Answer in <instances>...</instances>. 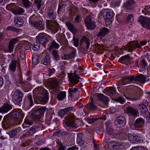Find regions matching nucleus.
<instances>
[{
  "label": "nucleus",
  "mask_w": 150,
  "mask_h": 150,
  "mask_svg": "<svg viewBox=\"0 0 150 150\" xmlns=\"http://www.w3.org/2000/svg\"><path fill=\"white\" fill-rule=\"evenodd\" d=\"M110 139H106L105 142L108 143V147L110 148L114 147L116 145V143L114 142L110 141Z\"/></svg>",
  "instance_id": "nucleus-32"
},
{
  "label": "nucleus",
  "mask_w": 150,
  "mask_h": 150,
  "mask_svg": "<svg viewBox=\"0 0 150 150\" xmlns=\"http://www.w3.org/2000/svg\"><path fill=\"white\" fill-rule=\"evenodd\" d=\"M66 25L68 29L72 33H75L76 32V28L74 26V25L72 23L67 22L66 23Z\"/></svg>",
  "instance_id": "nucleus-26"
},
{
  "label": "nucleus",
  "mask_w": 150,
  "mask_h": 150,
  "mask_svg": "<svg viewBox=\"0 0 150 150\" xmlns=\"http://www.w3.org/2000/svg\"><path fill=\"white\" fill-rule=\"evenodd\" d=\"M16 130H14L11 131L10 132V136L11 137L15 136L16 134Z\"/></svg>",
  "instance_id": "nucleus-54"
},
{
  "label": "nucleus",
  "mask_w": 150,
  "mask_h": 150,
  "mask_svg": "<svg viewBox=\"0 0 150 150\" xmlns=\"http://www.w3.org/2000/svg\"><path fill=\"white\" fill-rule=\"evenodd\" d=\"M133 79L134 77L133 76H128L123 77L122 78V80H121L119 81V83H122V85H125V83H123L124 81L126 82L129 81L131 82L133 80Z\"/></svg>",
  "instance_id": "nucleus-20"
},
{
  "label": "nucleus",
  "mask_w": 150,
  "mask_h": 150,
  "mask_svg": "<svg viewBox=\"0 0 150 150\" xmlns=\"http://www.w3.org/2000/svg\"><path fill=\"white\" fill-rule=\"evenodd\" d=\"M59 47V45L55 41L53 40L51 43L49 47L48 48V50L49 51H51L52 49L54 48L57 49Z\"/></svg>",
  "instance_id": "nucleus-28"
},
{
  "label": "nucleus",
  "mask_w": 150,
  "mask_h": 150,
  "mask_svg": "<svg viewBox=\"0 0 150 150\" xmlns=\"http://www.w3.org/2000/svg\"><path fill=\"white\" fill-rule=\"evenodd\" d=\"M14 24L16 26L20 27L23 24V20L20 17H15L14 18Z\"/></svg>",
  "instance_id": "nucleus-18"
},
{
  "label": "nucleus",
  "mask_w": 150,
  "mask_h": 150,
  "mask_svg": "<svg viewBox=\"0 0 150 150\" xmlns=\"http://www.w3.org/2000/svg\"><path fill=\"white\" fill-rule=\"evenodd\" d=\"M95 47L96 49L99 50H101L103 48L101 45L100 44H97L95 45Z\"/></svg>",
  "instance_id": "nucleus-62"
},
{
  "label": "nucleus",
  "mask_w": 150,
  "mask_h": 150,
  "mask_svg": "<svg viewBox=\"0 0 150 150\" xmlns=\"http://www.w3.org/2000/svg\"><path fill=\"white\" fill-rule=\"evenodd\" d=\"M58 85V82L57 79H54L52 80L50 83V86L52 88H55Z\"/></svg>",
  "instance_id": "nucleus-39"
},
{
  "label": "nucleus",
  "mask_w": 150,
  "mask_h": 150,
  "mask_svg": "<svg viewBox=\"0 0 150 150\" xmlns=\"http://www.w3.org/2000/svg\"><path fill=\"white\" fill-rule=\"evenodd\" d=\"M48 16L50 19L54 20L56 18L54 11L52 10H50L47 13Z\"/></svg>",
  "instance_id": "nucleus-35"
},
{
  "label": "nucleus",
  "mask_w": 150,
  "mask_h": 150,
  "mask_svg": "<svg viewBox=\"0 0 150 150\" xmlns=\"http://www.w3.org/2000/svg\"><path fill=\"white\" fill-rule=\"evenodd\" d=\"M38 90L42 94L43 93H45V97L44 98H42L41 100L43 103H46L48 101V93L47 91L42 88H38Z\"/></svg>",
  "instance_id": "nucleus-16"
},
{
  "label": "nucleus",
  "mask_w": 150,
  "mask_h": 150,
  "mask_svg": "<svg viewBox=\"0 0 150 150\" xmlns=\"http://www.w3.org/2000/svg\"><path fill=\"white\" fill-rule=\"evenodd\" d=\"M76 49L73 48L71 52L69 54L65 55L64 57L67 59L71 58H74L76 57Z\"/></svg>",
  "instance_id": "nucleus-23"
},
{
  "label": "nucleus",
  "mask_w": 150,
  "mask_h": 150,
  "mask_svg": "<svg viewBox=\"0 0 150 150\" xmlns=\"http://www.w3.org/2000/svg\"><path fill=\"white\" fill-rule=\"evenodd\" d=\"M38 111L40 112V114H42L45 111V108L44 107H43L40 108H39L38 109Z\"/></svg>",
  "instance_id": "nucleus-60"
},
{
  "label": "nucleus",
  "mask_w": 150,
  "mask_h": 150,
  "mask_svg": "<svg viewBox=\"0 0 150 150\" xmlns=\"http://www.w3.org/2000/svg\"><path fill=\"white\" fill-rule=\"evenodd\" d=\"M139 80L142 83H145L147 80H146V77L144 75L141 74L138 76Z\"/></svg>",
  "instance_id": "nucleus-41"
},
{
  "label": "nucleus",
  "mask_w": 150,
  "mask_h": 150,
  "mask_svg": "<svg viewBox=\"0 0 150 150\" xmlns=\"http://www.w3.org/2000/svg\"><path fill=\"white\" fill-rule=\"evenodd\" d=\"M101 14H103L106 25H109L112 23L111 19L113 16V12L111 10L104 9L101 12Z\"/></svg>",
  "instance_id": "nucleus-2"
},
{
  "label": "nucleus",
  "mask_w": 150,
  "mask_h": 150,
  "mask_svg": "<svg viewBox=\"0 0 150 150\" xmlns=\"http://www.w3.org/2000/svg\"><path fill=\"white\" fill-rule=\"evenodd\" d=\"M79 16L77 14L74 20V23H78L79 22Z\"/></svg>",
  "instance_id": "nucleus-61"
},
{
  "label": "nucleus",
  "mask_w": 150,
  "mask_h": 150,
  "mask_svg": "<svg viewBox=\"0 0 150 150\" xmlns=\"http://www.w3.org/2000/svg\"><path fill=\"white\" fill-rule=\"evenodd\" d=\"M109 31V30L108 29L103 27L101 28L99 32L96 33V36L100 38L103 37L107 35Z\"/></svg>",
  "instance_id": "nucleus-13"
},
{
  "label": "nucleus",
  "mask_w": 150,
  "mask_h": 150,
  "mask_svg": "<svg viewBox=\"0 0 150 150\" xmlns=\"http://www.w3.org/2000/svg\"><path fill=\"white\" fill-rule=\"evenodd\" d=\"M131 59L132 58L130 57L129 55H127L121 57L119 59V61L122 64L128 65L129 64V62H130Z\"/></svg>",
  "instance_id": "nucleus-12"
},
{
  "label": "nucleus",
  "mask_w": 150,
  "mask_h": 150,
  "mask_svg": "<svg viewBox=\"0 0 150 150\" xmlns=\"http://www.w3.org/2000/svg\"><path fill=\"white\" fill-rule=\"evenodd\" d=\"M127 112L133 115H135L138 113L137 111L132 107H128L127 108Z\"/></svg>",
  "instance_id": "nucleus-29"
},
{
  "label": "nucleus",
  "mask_w": 150,
  "mask_h": 150,
  "mask_svg": "<svg viewBox=\"0 0 150 150\" xmlns=\"http://www.w3.org/2000/svg\"><path fill=\"white\" fill-rule=\"evenodd\" d=\"M90 40L86 36H82L80 40V45H82L83 43L86 44V47L87 49H88L90 45Z\"/></svg>",
  "instance_id": "nucleus-14"
},
{
  "label": "nucleus",
  "mask_w": 150,
  "mask_h": 150,
  "mask_svg": "<svg viewBox=\"0 0 150 150\" xmlns=\"http://www.w3.org/2000/svg\"><path fill=\"white\" fill-rule=\"evenodd\" d=\"M125 119L122 116H118L115 119V124L117 127H122L125 125Z\"/></svg>",
  "instance_id": "nucleus-8"
},
{
  "label": "nucleus",
  "mask_w": 150,
  "mask_h": 150,
  "mask_svg": "<svg viewBox=\"0 0 150 150\" xmlns=\"http://www.w3.org/2000/svg\"><path fill=\"white\" fill-rule=\"evenodd\" d=\"M46 25L47 28L50 30H54L56 32H57L59 30V25L55 21L47 20Z\"/></svg>",
  "instance_id": "nucleus-4"
},
{
  "label": "nucleus",
  "mask_w": 150,
  "mask_h": 150,
  "mask_svg": "<svg viewBox=\"0 0 150 150\" xmlns=\"http://www.w3.org/2000/svg\"><path fill=\"white\" fill-rule=\"evenodd\" d=\"M66 96V93L65 92H61L58 95V99L59 100H62L64 99Z\"/></svg>",
  "instance_id": "nucleus-37"
},
{
  "label": "nucleus",
  "mask_w": 150,
  "mask_h": 150,
  "mask_svg": "<svg viewBox=\"0 0 150 150\" xmlns=\"http://www.w3.org/2000/svg\"><path fill=\"white\" fill-rule=\"evenodd\" d=\"M133 21V16L132 15H128L126 19V22L127 23L131 22Z\"/></svg>",
  "instance_id": "nucleus-46"
},
{
  "label": "nucleus",
  "mask_w": 150,
  "mask_h": 150,
  "mask_svg": "<svg viewBox=\"0 0 150 150\" xmlns=\"http://www.w3.org/2000/svg\"><path fill=\"white\" fill-rule=\"evenodd\" d=\"M11 109V106L10 103H5L0 108V112L3 113L7 112Z\"/></svg>",
  "instance_id": "nucleus-17"
},
{
  "label": "nucleus",
  "mask_w": 150,
  "mask_h": 150,
  "mask_svg": "<svg viewBox=\"0 0 150 150\" xmlns=\"http://www.w3.org/2000/svg\"><path fill=\"white\" fill-rule=\"evenodd\" d=\"M146 120L149 122H150V113H148L147 114V115L146 116Z\"/></svg>",
  "instance_id": "nucleus-64"
},
{
  "label": "nucleus",
  "mask_w": 150,
  "mask_h": 150,
  "mask_svg": "<svg viewBox=\"0 0 150 150\" xmlns=\"http://www.w3.org/2000/svg\"><path fill=\"white\" fill-rule=\"evenodd\" d=\"M112 6L114 7H117L119 6L120 4V2L119 1L115 2H113L112 3Z\"/></svg>",
  "instance_id": "nucleus-57"
},
{
  "label": "nucleus",
  "mask_w": 150,
  "mask_h": 150,
  "mask_svg": "<svg viewBox=\"0 0 150 150\" xmlns=\"http://www.w3.org/2000/svg\"><path fill=\"white\" fill-rule=\"evenodd\" d=\"M34 3L36 5L38 8L40 9L41 6V0H34Z\"/></svg>",
  "instance_id": "nucleus-45"
},
{
  "label": "nucleus",
  "mask_w": 150,
  "mask_h": 150,
  "mask_svg": "<svg viewBox=\"0 0 150 150\" xmlns=\"http://www.w3.org/2000/svg\"><path fill=\"white\" fill-rule=\"evenodd\" d=\"M50 58L49 55L46 54L44 58L43 64L45 65H49L50 64Z\"/></svg>",
  "instance_id": "nucleus-33"
},
{
  "label": "nucleus",
  "mask_w": 150,
  "mask_h": 150,
  "mask_svg": "<svg viewBox=\"0 0 150 150\" xmlns=\"http://www.w3.org/2000/svg\"><path fill=\"white\" fill-rule=\"evenodd\" d=\"M20 29H18L12 26H8L6 29V30L8 31H11L13 32H18Z\"/></svg>",
  "instance_id": "nucleus-34"
},
{
  "label": "nucleus",
  "mask_w": 150,
  "mask_h": 150,
  "mask_svg": "<svg viewBox=\"0 0 150 150\" xmlns=\"http://www.w3.org/2000/svg\"><path fill=\"white\" fill-rule=\"evenodd\" d=\"M125 134L124 133H121L117 134H114L113 136V138H116L120 139H122L125 137Z\"/></svg>",
  "instance_id": "nucleus-38"
},
{
  "label": "nucleus",
  "mask_w": 150,
  "mask_h": 150,
  "mask_svg": "<svg viewBox=\"0 0 150 150\" xmlns=\"http://www.w3.org/2000/svg\"><path fill=\"white\" fill-rule=\"evenodd\" d=\"M16 5L13 3H11L7 5L6 7V9L11 11L13 13L14 11Z\"/></svg>",
  "instance_id": "nucleus-27"
},
{
  "label": "nucleus",
  "mask_w": 150,
  "mask_h": 150,
  "mask_svg": "<svg viewBox=\"0 0 150 150\" xmlns=\"http://www.w3.org/2000/svg\"><path fill=\"white\" fill-rule=\"evenodd\" d=\"M138 21L144 28L148 29H150V18L140 16L138 18Z\"/></svg>",
  "instance_id": "nucleus-5"
},
{
  "label": "nucleus",
  "mask_w": 150,
  "mask_h": 150,
  "mask_svg": "<svg viewBox=\"0 0 150 150\" xmlns=\"http://www.w3.org/2000/svg\"><path fill=\"white\" fill-rule=\"evenodd\" d=\"M64 4H59L58 6V13H60V12L62 11V9L63 8Z\"/></svg>",
  "instance_id": "nucleus-52"
},
{
  "label": "nucleus",
  "mask_w": 150,
  "mask_h": 150,
  "mask_svg": "<svg viewBox=\"0 0 150 150\" xmlns=\"http://www.w3.org/2000/svg\"><path fill=\"white\" fill-rule=\"evenodd\" d=\"M81 134H79L78 135L77 138V144L80 145H81L83 144L84 142L83 140L81 138L80 136Z\"/></svg>",
  "instance_id": "nucleus-44"
},
{
  "label": "nucleus",
  "mask_w": 150,
  "mask_h": 150,
  "mask_svg": "<svg viewBox=\"0 0 150 150\" xmlns=\"http://www.w3.org/2000/svg\"><path fill=\"white\" fill-rule=\"evenodd\" d=\"M74 72L73 73H69L68 74L69 80L71 83L75 85L78 83L79 80L81 78L76 74V72H81L84 70V69L81 66H74Z\"/></svg>",
  "instance_id": "nucleus-1"
},
{
  "label": "nucleus",
  "mask_w": 150,
  "mask_h": 150,
  "mask_svg": "<svg viewBox=\"0 0 150 150\" xmlns=\"http://www.w3.org/2000/svg\"><path fill=\"white\" fill-rule=\"evenodd\" d=\"M17 64V66H18V65H20V64L18 62L16 61L13 60L11 61L10 66H16Z\"/></svg>",
  "instance_id": "nucleus-59"
},
{
  "label": "nucleus",
  "mask_w": 150,
  "mask_h": 150,
  "mask_svg": "<svg viewBox=\"0 0 150 150\" xmlns=\"http://www.w3.org/2000/svg\"><path fill=\"white\" fill-rule=\"evenodd\" d=\"M108 91L112 95L114 94L115 92V88L112 87L110 88L108 90Z\"/></svg>",
  "instance_id": "nucleus-51"
},
{
  "label": "nucleus",
  "mask_w": 150,
  "mask_h": 150,
  "mask_svg": "<svg viewBox=\"0 0 150 150\" xmlns=\"http://www.w3.org/2000/svg\"><path fill=\"white\" fill-rule=\"evenodd\" d=\"M139 108L142 113H145V111L146 110V108L145 105L144 104H141L139 106Z\"/></svg>",
  "instance_id": "nucleus-43"
},
{
  "label": "nucleus",
  "mask_w": 150,
  "mask_h": 150,
  "mask_svg": "<svg viewBox=\"0 0 150 150\" xmlns=\"http://www.w3.org/2000/svg\"><path fill=\"white\" fill-rule=\"evenodd\" d=\"M136 122H138L139 124L142 125L144 123V120L141 118L137 119L135 121Z\"/></svg>",
  "instance_id": "nucleus-56"
},
{
  "label": "nucleus",
  "mask_w": 150,
  "mask_h": 150,
  "mask_svg": "<svg viewBox=\"0 0 150 150\" xmlns=\"http://www.w3.org/2000/svg\"><path fill=\"white\" fill-rule=\"evenodd\" d=\"M115 100L116 101L118 102L121 104H123L125 102L124 98L123 97H119L118 98L116 99Z\"/></svg>",
  "instance_id": "nucleus-49"
},
{
  "label": "nucleus",
  "mask_w": 150,
  "mask_h": 150,
  "mask_svg": "<svg viewBox=\"0 0 150 150\" xmlns=\"http://www.w3.org/2000/svg\"><path fill=\"white\" fill-rule=\"evenodd\" d=\"M32 123V122L29 120L28 119H26L25 120L23 123L22 125V126L23 128H25V127H27V126H26V125H31Z\"/></svg>",
  "instance_id": "nucleus-40"
},
{
  "label": "nucleus",
  "mask_w": 150,
  "mask_h": 150,
  "mask_svg": "<svg viewBox=\"0 0 150 150\" xmlns=\"http://www.w3.org/2000/svg\"><path fill=\"white\" fill-rule=\"evenodd\" d=\"M16 66H9V70L11 71H14L16 69Z\"/></svg>",
  "instance_id": "nucleus-63"
},
{
  "label": "nucleus",
  "mask_w": 150,
  "mask_h": 150,
  "mask_svg": "<svg viewBox=\"0 0 150 150\" xmlns=\"http://www.w3.org/2000/svg\"><path fill=\"white\" fill-rule=\"evenodd\" d=\"M23 94L18 90L14 92L12 96V100L15 105H19L21 102Z\"/></svg>",
  "instance_id": "nucleus-3"
},
{
  "label": "nucleus",
  "mask_w": 150,
  "mask_h": 150,
  "mask_svg": "<svg viewBox=\"0 0 150 150\" xmlns=\"http://www.w3.org/2000/svg\"><path fill=\"white\" fill-rule=\"evenodd\" d=\"M134 1L133 0L128 1L124 4V7L126 9L132 10L133 8Z\"/></svg>",
  "instance_id": "nucleus-19"
},
{
  "label": "nucleus",
  "mask_w": 150,
  "mask_h": 150,
  "mask_svg": "<svg viewBox=\"0 0 150 150\" xmlns=\"http://www.w3.org/2000/svg\"><path fill=\"white\" fill-rule=\"evenodd\" d=\"M40 45L39 43H37L36 45H34L33 46L32 48L34 50H37L40 49Z\"/></svg>",
  "instance_id": "nucleus-50"
},
{
  "label": "nucleus",
  "mask_w": 150,
  "mask_h": 150,
  "mask_svg": "<svg viewBox=\"0 0 150 150\" xmlns=\"http://www.w3.org/2000/svg\"><path fill=\"white\" fill-rule=\"evenodd\" d=\"M52 53L54 59L56 60H58L59 57L58 54L57 52L55 50H53L52 52Z\"/></svg>",
  "instance_id": "nucleus-42"
},
{
  "label": "nucleus",
  "mask_w": 150,
  "mask_h": 150,
  "mask_svg": "<svg viewBox=\"0 0 150 150\" xmlns=\"http://www.w3.org/2000/svg\"><path fill=\"white\" fill-rule=\"evenodd\" d=\"M128 139L130 141H134L136 140V139L137 138V136H133L131 134H129L128 135Z\"/></svg>",
  "instance_id": "nucleus-47"
},
{
  "label": "nucleus",
  "mask_w": 150,
  "mask_h": 150,
  "mask_svg": "<svg viewBox=\"0 0 150 150\" xmlns=\"http://www.w3.org/2000/svg\"><path fill=\"white\" fill-rule=\"evenodd\" d=\"M71 108H67L60 110L59 112V114L61 117H62L64 115L67 114L68 111L71 110Z\"/></svg>",
  "instance_id": "nucleus-31"
},
{
  "label": "nucleus",
  "mask_w": 150,
  "mask_h": 150,
  "mask_svg": "<svg viewBox=\"0 0 150 150\" xmlns=\"http://www.w3.org/2000/svg\"><path fill=\"white\" fill-rule=\"evenodd\" d=\"M24 12V10L22 8L16 6L13 13L15 15H20Z\"/></svg>",
  "instance_id": "nucleus-25"
},
{
  "label": "nucleus",
  "mask_w": 150,
  "mask_h": 150,
  "mask_svg": "<svg viewBox=\"0 0 150 150\" xmlns=\"http://www.w3.org/2000/svg\"><path fill=\"white\" fill-rule=\"evenodd\" d=\"M97 97L99 100L102 101L104 104L107 105L108 98L107 96H104L102 94H99L97 95Z\"/></svg>",
  "instance_id": "nucleus-21"
},
{
  "label": "nucleus",
  "mask_w": 150,
  "mask_h": 150,
  "mask_svg": "<svg viewBox=\"0 0 150 150\" xmlns=\"http://www.w3.org/2000/svg\"><path fill=\"white\" fill-rule=\"evenodd\" d=\"M74 117L71 118L66 122L65 124L68 127L75 128L76 126L74 122Z\"/></svg>",
  "instance_id": "nucleus-22"
},
{
  "label": "nucleus",
  "mask_w": 150,
  "mask_h": 150,
  "mask_svg": "<svg viewBox=\"0 0 150 150\" xmlns=\"http://www.w3.org/2000/svg\"><path fill=\"white\" fill-rule=\"evenodd\" d=\"M86 121L89 124H91L96 122V119L95 118H87Z\"/></svg>",
  "instance_id": "nucleus-48"
},
{
  "label": "nucleus",
  "mask_w": 150,
  "mask_h": 150,
  "mask_svg": "<svg viewBox=\"0 0 150 150\" xmlns=\"http://www.w3.org/2000/svg\"><path fill=\"white\" fill-rule=\"evenodd\" d=\"M23 4L26 8H30L31 5V3L29 0H21Z\"/></svg>",
  "instance_id": "nucleus-30"
},
{
  "label": "nucleus",
  "mask_w": 150,
  "mask_h": 150,
  "mask_svg": "<svg viewBox=\"0 0 150 150\" xmlns=\"http://www.w3.org/2000/svg\"><path fill=\"white\" fill-rule=\"evenodd\" d=\"M28 98L30 103L31 106H32L33 104V101L31 95H29L28 96Z\"/></svg>",
  "instance_id": "nucleus-53"
},
{
  "label": "nucleus",
  "mask_w": 150,
  "mask_h": 150,
  "mask_svg": "<svg viewBox=\"0 0 150 150\" xmlns=\"http://www.w3.org/2000/svg\"><path fill=\"white\" fill-rule=\"evenodd\" d=\"M31 24L34 27L40 30H42L44 29V23L43 22L41 21H32Z\"/></svg>",
  "instance_id": "nucleus-11"
},
{
  "label": "nucleus",
  "mask_w": 150,
  "mask_h": 150,
  "mask_svg": "<svg viewBox=\"0 0 150 150\" xmlns=\"http://www.w3.org/2000/svg\"><path fill=\"white\" fill-rule=\"evenodd\" d=\"M93 19V18L90 16H87L85 18V23L88 28L93 30L96 27V25Z\"/></svg>",
  "instance_id": "nucleus-6"
},
{
  "label": "nucleus",
  "mask_w": 150,
  "mask_h": 150,
  "mask_svg": "<svg viewBox=\"0 0 150 150\" xmlns=\"http://www.w3.org/2000/svg\"><path fill=\"white\" fill-rule=\"evenodd\" d=\"M106 130L107 134L110 135L111 137L113 138L114 134H113V130L110 124H108L106 125Z\"/></svg>",
  "instance_id": "nucleus-24"
},
{
  "label": "nucleus",
  "mask_w": 150,
  "mask_h": 150,
  "mask_svg": "<svg viewBox=\"0 0 150 150\" xmlns=\"http://www.w3.org/2000/svg\"><path fill=\"white\" fill-rule=\"evenodd\" d=\"M12 115L15 120L18 121V123L21 120L23 117L22 112L20 109H18L13 111L12 112Z\"/></svg>",
  "instance_id": "nucleus-9"
},
{
  "label": "nucleus",
  "mask_w": 150,
  "mask_h": 150,
  "mask_svg": "<svg viewBox=\"0 0 150 150\" xmlns=\"http://www.w3.org/2000/svg\"><path fill=\"white\" fill-rule=\"evenodd\" d=\"M141 46L138 42L134 43V41L129 42L124 47V49L129 52L133 51L134 48H140Z\"/></svg>",
  "instance_id": "nucleus-7"
},
{
  "label": "nucleus",
  "mask_w": 150,
  "mask_h": 150,
  "mask_svg": "<svg viewBox=\"0 0 150 150\" xmlns=\"http://www.w3.org/2000/svg\"><path fill=\"white\" fill-rule=\"evenodd\" d=\"M73 40L74 42V45L76 47H78V46L79 40H78L75 38L74 37L73 38Z\"/></svg>",
  "instance_id": "nucleus-58"
},
{
  "label": "nucleus",
  "mask_w": 150,
  "mask_h": 150,
  "mask_svg": "<svg viewBox=\"0 0 150 150\" xmlns=\"http://www.w3.org/2000/svg\"><path fill=\"white\" fill-rule=\"evenodd\" d=\"M39 58V57L37 55H33L32 57V62L34 65H36L38 63Z\"/></svg>",
  "instance_id": "nucleus-36"
},
{
  "label": "nucleus",
  "mask_w": 150,
  "mask_h": 150,
  "mask_svg": "<svg viewBox=\"0 0 150 150\" xmlns=\"http://www.w3.org/2000/svg\"><path fill=\"white\" fill-rule=\"evenodd\" d=\"M140 64L142 66H147V63L144 59H142L140 60Z\"/></svg>",
  "instance_id": "nucleus-55"
},
{
  "label": "nucleus",
  "mask_w": 150,
  "mask_h": 150,
  "mask_svg": "<svg viewBox=\"0 0 150 150\" xmlns=\"http://www.w3.org/2000/svg\"><path fill=\"white\" fill-rule=\"evenodd\" d=\"M18 41L17 38H14L10 40L8 45V50L10 52H12L13 50L15 45L16 43Z\"/></svg>",
  "instance_id": "nucleus-15"
},
{
  "label": "nucleus",
  "mask_w": 150,
  "mask_h": 150,
  "mask_svg": "<svg viewBox=\"0 0 150 150\" xmlns=\"http://www.w3.org/2000/svg\"><path fill=\"white\" fill-rule=\"evenodd\" d=\"M36 40L42 44L44 47H45V45L48 40L42 34L40 33L36 37Z\"/></svg>",
  "instance_id": "nucleus-10"
}]
</instances>
